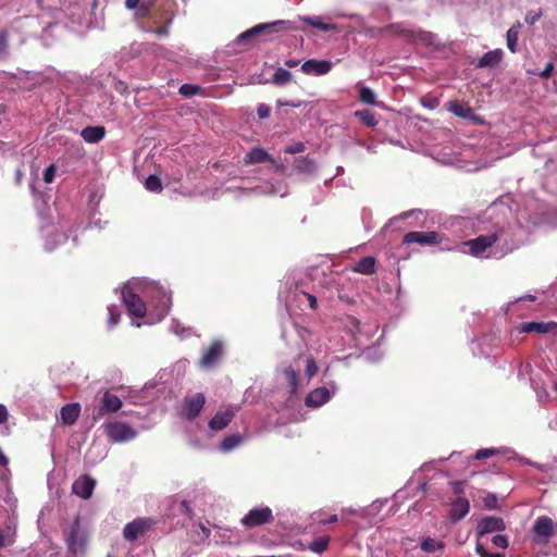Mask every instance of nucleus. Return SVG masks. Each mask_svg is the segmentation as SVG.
Listing matches in <instances>:
<instances>
[{"label":"nucleus","mask_w":557,"mask_h":557,"mask_svg":"<svg viewBox=\"0 0 557 557\" xmlns=\"http://www.w3.org/2000/svg\"><path fill=\"white\" fill-rule=\"evenodd\" d=\"M352 271L364 275H371L375 272V259L373 257L361 258L352 265Z\"/></svg>","instance_id":"c85d7f7f"},{"label":"nucleus","mask_w":557,"mask_h":557,"mask_svg":"<svg viewBox=\"0 0 557 557\" xmlns=\"http://www.w3.org/2000/svg\"><path fill=\"white\" fill-rule=\"evenodd\" d=\"M292 78L293 75L288 70L278 67L273 73L271 82L276 86H285L292 81Z\"/></svg>","instance_id":"c9c22d12"},{"label":"nucleus","mask_w":557,"mask_h":557,"mask_svg":"<svg viewBox=\"0 0 557 557\" xmlns=\"http://www.w3.org/2000/svg\"><path fill=\"white\" fill-rule=\"evenodd\" d=\"M141 297L148 299L151 306L148 323L159 322L169 313L172 306L170 290L153 281L133 278L122 289V300L131 317L140 319L146 315L147 307Z\"/></svg>","instance_id":"f03ea898"},{"label":"nucleus","mask_w":557,"mask_h":557,"mask_svg":"<svg viewBox=\"0 0 557 557\" xmlns=\"http://www.w3.org/2000/svg\"><path fill=\"white\" fill-rule=\"evenodd\" d=\"M106 136V128L101 125L86 126L81 131V137L88 144H97Z\"/></svg>","instance_id":"393cba45"},{"label":"nucleus","mask_w":557,"mask_h":557,"mask_svg":"<svg viewBox=\"0 0 557 557\" xmlns=\"http://www.w3.org/2000/svg\"><path fill=\"white\" fill-rule=\"evenodd\" d=\"M294 29H296V27L293 26L290 21L278 20L251 27L250 29L238 35L237 41L244 42L245 40L258 34H267L268 38L272 39L273 35L284 34Z\"/></svg>","instance_id":"7ed1b4c3"},{"label":"nucleus","mask_w":557,"mask_h":557,"mask_svg":"<svg viewBox=\"0 0 557 557\" xmlns=\"http://www.w3.org/2000/svg\"><path fill=\"white\" fill-rule=\"evenodd\" d=\"M450 487L456 495V497L463 496L465 493V483L461 481L450 482Z\"/></svg>","instance_id":"4d7b16f0"},{"label":"nucleus","mask_w":557,"mask_h":557,"mask_svg":"<svg viewBox=\"0 0 557 557\" xmlns=\"http://www.w3.org/2000/svg\"><path fill=\"white\" fill-rule=\"evenodd\" d=\"M149 525V520L145 518H138L128 522L123 529V536L128 542H134Z\"/></svg>","instance_id":"a211bd4d"},{"label":"nucleus","mask_w":557,"mask_h":557,"mask_svg":"<svg viewBox=\"0 0 557 557\" xmlns=\"http://www.w3.org/2000/svg\"><path fill=\"white\" fill-rule=\"evenodd\" d=\"M505 530V522L498 517H484L478 524V535L480 537Z\"/></svg>","instance_id":"aec40b11"},{"label":"nucleus","mask_w":557,"mask_h":557,"mask_svg":"<svg viewBox=\"0 0 557 557\" xmlns=\"http://www.w3.org/2000/svg\"><path fill=\"white\" fill-rule=\"evenodd\" d=\"M205 403L206 398L202 393L186 397L183 405V414L190 420L196 418L203 408Z\"/></svg>","instance_id":"4468645a"},{"label":"nucleus","mask_w":557,"mask_h":557,"mask_svg":"<svg viewBox=\"0 0 557 557\" xmlns=\"http://www.w3.org/2000/svg\"><path fill=\"white\" fill-rule=\"evenodd\" d=\"M222 352H223V345L220 341H215L212 343V345L209 347V349H207L200 361H199V366L200 368L202 369H211L213 368L219 359L221 358L222 356Z\"/></svg>","instance_id":"dca6fc26"},{"label":"nucleus","mask_w":557,"mask_h":557,"mask_svg":"<svg viewBox=\"0 0 557 557\" xmlns=\"http://www.w3.org/2000/svg\"><path fill=\"white\" fill-rule=\"evenodd\" d=\"M409 218H413L414 222H410V227H419L422 226V222L425 220V213L422 210L416 209V210H409L406 212L400 213L399 215H396L388 221V225H393L397 221L407 220Z\"/></svg>","instance_id":"5701e85b"},{"label":"nucleus","mask_w":557,"mask_h":557,"mask_svg":"<svg viewBox=\"0 0 557 557\" xmlns=\"http://www.w3.org/2000/svg\"><path fill=\"white\" fill-rule=\"evenodd\" d=\"M54 174H55V169H54V165L51 164L44 171V181L46 183H51L54 178Z\"/></svg>","instance_id":"052dcab7"},{"label":"nucleus","mask_w":557,"mask_h":557,"mask_svg":"<svg viewBox=\"0 0 557 557\" xmlns=\"http://www.w3.org/2000/svg\"><path fill=\"white\" fill-rule=\"evenodd\" d=\"M283 374L285 376V380L288 384L289 392L292 394H296L299 389V382H298V374L297 372L292 368L287 367L284 369Z\"/></svg>","instance_id":"f704fd0d"},{"label":"nucleus","mask_w":557,"mask_h":557,"mask_svg":"<svg viewBox=\"0 0 557 557\" xmlns=\"http://www.w3.org/2000/svg\"><path fill=\"white\" fill-rule=\"evenodd\" d=\"M491 542L494 546L503 548V549L507 548V546H508V540L505 535H500V534L494 535L491 539Z\"/></svg>","instance_id":"6e6d98bb"},{"label":"nucleus","mask_w":557,"mask_h":557,"mask_svg":"<svg viewBox=\"0 0 557 557\" xmlns=\"http://www.w3.org/2000/svg\"><path fill=\"white\" fill-rule=\"evenodd\" d=\"M170 330L181 338H187L193 334V330L190 327L183 326L181 322L175 319L172 320Z\"/></svg>","instance_id":"ea45409f"},{"label":"nucleus","mask_w":557,"mask_h":557,"mask_svg":"<svg viewBox=\"0 0 557 557\" xmlns=\"http://www.w3.org/2000/svg\"><path fill=\"white\" fill-rule=\"evenodd\" d=\"M16 519L8 517L4 527L0 530V548L11 546L15 542Z\"/></svg>","instance_id":"4be33fe9"},{"label":"nucleus","mask_w":557,"mask_h":557,"mask_svg":"<svg viewBox=\"0 0 557 557\" xmlns=\"http://www.w3.org/2000/svg\"><path fill=\"white\" fill-rule=\"evenodd\" d=\"M145 188L151 193H160L163 189L162 182L157 175H149L145 180Z\"/></svg>","instance_id":"37998d69"},{"label":"nucleus","mask_w":557,"mask_h":557,"mask_svg":"<svg viewBox=\"0 0 557 557\" xmlns=\"http://www.w3.org/2000/svg\"><path fill=\"white\" fill-rule=\"evenodd\" d=\"M397 33L408 40L420 44L425 47H436L440 45V40L437 36L431 32H425L419 28L407 27L403 25H397Z\"/></svg>","instance_id":"39448f33"},{"label":"nucleus","mask_w":557,"mask_h":557,"mask_svg":"<svg viewBox=\"0 0 557 557\" xmlns=\"http://www.w3.org/2000/svg\"><path fill=\"white\" fill-rule=\"evenodd\" d=\"M296 168L304 173H313L315 171V163L308 157L299 158L296 161Z\"/></svg>","instance_id":"c03bdc74"},{"label":"nucleus","mask_w":557,"mask_h":557,"mask_svg":"<svg viewBox=\"0 0 557 557\" xmlns=\"http://www.w3.org/2000/svg\"><path fill=\"white\" fill-rule=\"evenodd\" d=\"M243 443V436L238 433L230 434L223 438L219 445V450L222 453H230Z\"/></svg>","instance_id":"7c9ffc66"},{"label":"nucleus","mask_w":557,"mask_h":557,"mask_svg":"<svg viewBox=\"0 0 557 557\" xmlns=\"http://www.w3.org/2000/svg\"><path fill=\"white\" fill-rule=\"evenodd\" d=\"M0 557H38L37 554H35L34 552H30V550H21V552H17V553H8L5 554L4 556H1Z\"/></svg>","instance_id":"bf43d9fd"},{"label":"nucleus","mask_w":557,"mask_h":557,"mask_svg":"<svg viewBox=\"0 0 557 557\" xmlns=\"http://www.w3.org/2000/svg\"><path fill=\"white\" fill-rule=\"evenodd\" d=\"M354 115L369 127H374L377 124L375 114L368 109L357 110L355 111Z\"/></svg>","instance_id":"e433bc0d"},{"label":"nucleus","mask_w":557,"mask_h":557,"mask_svg":"<svg viewBox=\"0 0 557 557\" xmlns=\"http://www.w3.org/2000/svg\"><path fill=\"white\" fill-rule=\"evenodd\" d=\"M79 413H81V406L76 403L66 404L65 406H63L61 408V411H60L61 420L66 425L74 424L77 421Z\"/></svg>","instance_id":"bb28decb"},{"label":"nucleus","mask_w":557,"mask_h":557,"mask_svg":"<svg viewBox=\"0 0 557 557\" xmlns=\"http://www.w3.org/2000/svg\"><path fill=\"white\" fill-rule=\"evenodd\" d=\"M555 533V523L547 516L536 518L532 528L533 541L536 544H546Z\"/></svg>","instance_id":"0eeeda50"},{"label":"nucleus","mask_w":557,"mask_h":557,"mask_svg":"<svg viewBox=\"0 0 557 557\" xmlns=\"http://www.w3.org/2000/svg\"><path fill=\"white\" fill-rule=\"evenodd\" d=\"M444 543L432 537H426L421 541L420 547L424 553H434L444 548Z\"/></svg>","instance_id":"4c0bfd02"},{"label":"nucleus","mask_w":557,"mask_h":557,"mask_svg":"<svg viewBox=\"0 0 557 557\" xmlns=\"http://www.w3.org/2000/svg\"><path fill=\"white\" fill-rule=\"evenodd\" d=\"M300 20L312 26L313 28H317L322 32H330L337 29V26L330 22V17H323V16H301Z\"/></svg>","instance_id":"a878e982"},{"label":"nucleus","mask_w":557,"mask_h":557,"mask_svg":"<svg viewBox=\"0 0 557 557\" xmlns=\"http://www.w3.org/2000/svg\"><path fill=\"white\" fill-rule=\"evenodd\" d=\"M113 87L120 94H125L127 91V86L121 81H116Z\"/></svg>","instance_id":"774afa93"},{"label":"nucleus","mask_w":557,"mask_h":557,"mask_svg":"<svg viewBox=\"0 0 557 557\" xmlns=\"http://www.w3.org/2000/svg\"><path fill=\"white\" fill-rule=\"evenodd\" d=\"M504 52L502 49L491 50L483 54L476 63L479 69H492L498 65L503 59Z\"/></svg>","instance_id":"b1692460"},{"label":"nucleus","mask_w":557,"mask_h":557,"mask_svg":"<svg viewBox=\"0 0 557 557\" xmlns=\"http://www.w3.org/2000/svg\"><path fill=\"white\" fill-rule=\"evenodd\" d=\"M499 338L495 335H484L481 342L472 347V352L488 358L498 348Z\"/></svg>","instance_id":"f3484780"},{"label":"nucleus","mask_w":557,"mask_h":557,"mask_svg":"<svg viewBox=\"0 0 557 557\" xmlns=\"http://www.w3.org/2000/svg\"><path fill=\"white\" fill-rule=\"evenodd\" d=\"M270 113H271V108L268 104L260 103L257 107V114H258L259 119H261V120L267 119L270 116Z\"/></svg>","instance_id":"13d9d810"},{"label":"nucleus","mask_w":557,"mask_h":557,"mask_svg":"<svg viewBox=\"0 0 557 557\" xmlns=\"http://www.w3.org/2000/svg\"><path fill=\"white\" fill-rule=\"evenodd\" d=\"M357 145L363 147L370 153H376V146L373 144H367L366 141L358 139Z\"/></svg>","instance_id":"69168bd1"},{"label":"nucleus","mask_w":557,"mask_h":557,"mask_svg":"<svg viewBox=\"0 0 557 557\" xmlns=\"http://www.w3.org/2000/svg\"><path fill=\"white\" fill-rule=\"evenodd\" d=\"M382 356H383V354L377 346L368 347L362 352V358H364L366 360H368L370 362L379 361L382 358Z\"/></svg>","instance_id":"de8ad7c7"},{"label":"nucleus","mask_w":557,"mask_h":557,"mask_svg":"<svg viewBox=\"0 0 557 557\" xmlns=\"http://www.w3.org/2000/svg\"><path fill=\"white\" fill-rule=\"evenodd\" d=\"M273 521V512L270 507L261 506L250 509L242 519L246 528H256Z\"/></svg>","instance_id":"6e6552de"},{"label":"nucleus","mask_w":557,"mask_h":557,"mask_svg":"<svg viewBox=\"0 0 557 557\" xmlns=\"http://www.w3.org/2000/svg\"><path fill=\"white\" fill-rule=\"evenodd\" d=\"M510 213V208L503 201L492 203L487 209L488 219L493 220L491 231L463 242L467 252L475 258L500 259L523 245L531 232L530 225L521 224L522 213L517 220L505 222Z\"/></svg>","instance_id":"f257e3e1"},{"label":"nucleus","mask_w":557,"mask_h":557,"mask_svg":"<svg viewBox=\"0 0 557 557\" xmlns=\"http://www.w3.org/2000/svg\"><path fill=\"white\" fill-rule=\"evenodd\" d=\"M446 109L448 112L454 114L457 117L471 121L475 125H482L484 124L483 117L475 114L473 109L463 101H448L446 103Z\"/></svg>","instance_id":"1a4fd4ad"},{"label":"nucleus","mask_w":557,"mask_h":557,"mask_svg":"<svg viewBox=\"0 0 557 557\" xmlns=\"http://www.w3.org/2000/svg\"><path fill=\"white\" fill-rule=\"evenodd\" d=\"M123 406V403L121 398L109 391H106L101 398V404L98 409L97 417H102L107 413H115L117 412Z\"/></svg>","instance_id":"2eb2a0df"},{"label":"nucleus","mask_w":557,"mask_h":557,"mask_svg":"<svg viewBox=\"0 0 557 557\" xmlns=\"http://www.w3.org/2000/svg\"><path fill=\"white\" fill-rule=\"evenodd\" d=\"M121 310L117 305H110L108 307V326L109 329L117 325L120 321Z\"/></svg>","instance_id":"a18cd8bd"},{"label":"nucleus","mask_w":557,"mask_h":557,"mask_svg":"<svg viewBox=\"0 0 557 557\" xmlns=\"http://www.w3.org/2000/svg\"><path fill=\"white\" fill-rule=\"evenodd\" d=\"M509 451L508 448H481L479 449L475 455L473 456L476 460L487 459L490 457H493L495 455L505 454Z\"/></svg>","instance_id":"58836bf2"},{"label":"nucleus","mask_w":557,"mask_h":557,"mask_svg":"<svg viewBox=\"0 0 557 557\" xmlns=\"http://www.w3.org/2000/svg\"><path fill=\"white\" fill-rule=\"evenodd\" d=\"M318 370H319V367L315 362V360L313 359V357H308L306 359V376L308 379V381H310L317 373H318Z\"/></svg>","instance_id":"09e8293b"},{"label":"nucleus","mask_w":557,"mask_h":557,"mask_svg":"<svg viewBox=\"0 0 557 557\" xmlns=\"http://www.w3.org/2000/svg\"><path fill=\"white\" fill-rule=\"evenodd\" d=\"M252 191L257 194L280 195L281 197L286 195L284 185L281 182H270L265 187H258Z\"/></svg>","instance_id":"72a5a7b5"},{"label":"nucleus","mask_w":557,"mask_h":557,"mask_svg":"<svg viewBox=\"0 0 557 557\" xmlns=\"http://www.w3.org/2000/svg\"><path fill=\"white\" fill-rule=\"evenodd\" d=\"M271 160V156L260 147L252 148L245 157V164L262 163Z\"/></svg>","instance_id":"c756f323"},{"label":"nucleus","mask_w":557,"mask_h":557,"mask_svg":"<svg viewBox=\"0 0 557 557\" xmlns=\"http://www.w3.org/2000/svg\"><path fill=\"white\" fill-rule=\"evenodd\" d=\"M542 16V11L541 10H536V11H529L527 14H525V23L530 26L534 25Z\"/></svg>","instance_id":"864d4df0"},{"label":"nucleus","mask_w":557,"mask_h":557,"mask_svg":"<svg viewBox=\"0 0 557 557\" xmlns=\"http://www.w3.org/2000/svg\"><path fill=\"white\" fill-rule=\"evenodd\" d=\"M470 511V503L465 496L456 497L450 504L449 519L451 522L462 520Z\"/></svg>","instance_id":"412c9836"},{"label":"nucleus","mask_w":557,"mask_h":557,"mask_svg":"<svg viewBox=\"0 0 557 557\" xmlns=\"http://www.w3.org/2000/svg\"><path fill=\"white\" fill-rule=\"evenodd\" d=\"M292 329L297 333L301 343L306 346L308 344V337L310 336V331L304 326H299L295 323L292 324Z\"/></svg>","instance_id":"3c124183"},{"label":"nucleus","mask_w":557,"mask_h":557,"mask_svg":"<svg viewBox=\"0 0 557 557\" xmlns=\"http://www.w3.org/2000/svg\"><path fill=\"white\" fill-rule=\"evenodd\" d=\"M333 67V62L329 60L310 59L301 64V71L311 76H321L327 74Z\"/></svg>","instance_id":"f8f14e48"},{"label":"nucleus","mask_w":557,"mask_h":557,"mask_svg":"<svg viewBox=\"0 0 557 557\" xmlns=\"http://www.w3.org/2000/svg\"><path fill=\"white\" fill-rule=\"evenodd\" d=\"M524 300H528V301H534L535 300V296L532 295V294H525L523 296H520L519 298L515 299L513 301H510L507 304V307H506V312L510 309L511 306H513L516 302H519V301H524Z\"/></svg>","instance_id":"680f3d73"},{"label":"nucleus","mask_w":557,"mask_h":557,"mask_svg":"<svg viewBox=\"0 0 557 557\" xmlns=\"http://www.w3.org/2000/svg\"><path fill=\"white\" fill-rule=\"evenodd\" d=\"M329 543H330L329 536H319L310 543L309 548L313 553L322 554L323 552L326 550Z\"/></svg>","instance_id":"79ce46f5"},{"label":"nucleus","mask_w":557,"mask_h":557,"mask_svg":"<svg viewBox=\"0 0 557 557\" xmlns=\"http://www.w3.org/2000/svg\"><path fill=\"white\" fill-rule=\"evenodd\" d=\"M359 100L366 104L375 106L376 104V95L370 87L362 86L359 89Z\"/></svg>","instance_id":"a19ab883"},{"label":"nucleus","mask_w":557,"mask_h":557,"mask_svg":"<svg viewBox=\"0 0 557 557\" xmlns=\"http://www.w3.org/2000/svg\"><path fill=\"white\" fill-rule=\"evenodd\" d=\"M66 545L70 553L77 555L84 550V539L77 529H72L66 536Z\"/></svg>","instance_id":"cd10ccee"},{"label":"nucleus","mask_w":557,"mask_h":557,"mask_svg":"<svg viewBox=\"0 0 557 557\" xmlns=\"http://www.w3.org/2000/svg\"><path fill=\"white\" fill-rule=\"evenodd\" d=\"M180 95L189 98L201 92V87L196 84H183L178 89Z\"/></svg>","instance_id":"49530a36"},{"label":"nucleus","mask_w":557,"mask_h":557,"mask_svg":"<svg viewBox=\"0 0 557 557\" xmlns=\"http://www.w3.org/2000/svg\"><path fill=\"white\" fill-rule=\"evenodd\" d=\"M174 510L183 513L186 518H191V508L187 500H181L174 505Z\"/></svg>","instance_id":"603ef678"},{"label":"nucleus","mask_w":557,"mask_h":557,"mask_svg":"<svg viewBox=\"0 0 557 557\" xmlns=\"http://www.w3.org/2000/svg\"><path fill=\"white\" fill-rule=\"evenodd\" d=\"M102 429L112 443H126L137 436V431L126 421H109L102 424Z\"/></svg>","instance_id":"20e7f679"},{"label":"nucleus","mask_w":557,"mask_h":557,"mask_svg":"<svg viewBox=\"0 0 557 557\" xmlns=\"http://www.w3.org/2000/svg\"><path fill=\"white\" fill-rule=\"evenodd\" d=\"M236 410V408H226L225 410L218 411L209 421V428L212 431L225 429L235 417Z\"/></svg>","instance_id":"6ab92c4d"},{"label":"nucleus","mask_w":557,"mask_h":557,"mask_svg":"<svg viewBox=\"0 0 557 557\" xmlns=\"http://www.w3.org/2000/svg\"><path fill=\"white\" fill-rule=\"evenodd\" d=\"M554 67L555 64L553 62H548L545 69L542 72H540V76L544 78L548 77L552 74Z\"/></svg>","instance_id":"338daca9"},{"label":"nucleus","mask_w":557,"mask_h":557,"mask_svg":"<svg viewBox=\"0 0 557 557\" xmlns=\"http://www.w3.org/2000/svg\"><path fill=\"white\" fill-rule=\"evenodd\" d=\"M8 50V33L4 29H0V58L7 54Z\"/></svg>","instance_id":"5fc2aeb1"},{"label":"nucleus","mask_w":557,"mask_h":557,"mask_svg":"<svg viewBox=\"0 0 557 557\" xmlns=\"http://www.w3.org/2000/svg\"><path fill=\"white\" fill-rule=\"evenodd\" d=\"M556 327H557V323L553 322V321H550V322H536V321L523 322L510 331L511 342L513 343L515 335L518 336L523 333L546 334V333L552 332Z\"/></svg>","instance_id":"9b49d317"},{"label":"nucleus","mask_w":557,"mask_h":557,"mask_svg":"<svg viewBox=\"0 0 557 557\" xmlns=\"http://www.w3.org/2000/svg\"><path fill=\"white\" fill-rule=\"evenodd\" d=\"M443 239L442 234L430 231V232H408L403 239L404 244H418L421 246H433L441 244Z\"/></svg>","instance_id":"9d476101"},{"label":"nucleus","mask_w":557,"mask_h":557,"mask_svg":"<svg viewBox=\"0 0 557 557\" xmlns=\"http://www.w3.org/2000/svg\"><path fill=\"white\" fill-rule=\"evenodd\" d=\"M304 150H305V144H302V143H295L285 149V151L287 153H299V152H302Z\"/></svg>","instance_id":"e2e57ef3"},{"label":"nucleus","mask_w":557,"mask_h":557,"mask_svg":"<svg viewBox=\"0 0 557 557\" xmlns=\"http://www.w3.org/2000/svg\"><path fill=\"white\" fill-rule=\"evenodd\" d=\"M521 28H522L521 23L517 22L507 30V34H506L507 48L511 52H516V50H517V44L519 40V35H520Z\"/></svg>","instance_id":"473e14b6"},{"label":"nucleus","mask_w":557,"mask_h":557,"mask_svg":"<svg viewBox=\"0 0 557 557\" xmlns=\"http://www.w3.org/2000/svg\"><path fill=\"white\" fill-rule=\"evenodd\" d=\"M41 231L46 232L45 249L48 251H52L59 244L67 240V236L63 233H55L52 238L49 230L41 227Z\"/></svg>","instance_id":"2f4dec72"},{"label":"nucleus","mask_w":557,"mask_h":557,"mask_svg":"<svg viewBox=\"0 0 557 557\" xmlns=\"http://www.w3.org/2000/svg\"><path fill=\"white\" fill-rule=\"evenodd\" d=\"M338 386L334 381L327 383L326 386H321L312 389L306 397L305 404L309 408H320L331 400L337 393Z\"/></svg>","instance_id":"423d86ee"},{"label":"nucleus","mask_w":557,"mask_h":557,"mask_svg":"<svg viewBox=\"0 0 557 557\" xmlns=\"http://www.w3.org/2000/svg\"><path fill=\"white\" fill-rule=\"evenodd\" d=\"M96 481L89 475H83L76 479L72 484V492L83 499H89L92 496Z\"/></svg>","instance_id":"ddd939ff"},{"label":"nucleus","mask_w":557,"mask_h":557,"mask_svg":"<svg viewBox=\"0 0 557 557\" xmlns=\"http://www.w3.org/2000/svg\"><path fill=\"white\" fill-rule=\"evenodd\" d=\"M475 552L480 557H505V554L503 553H491L488 552L483 544H481L479 541L475 545Z\"/></svg>","instance_id":"8fccbe9b"},{"label":"nucleus","mask_w":557,"mask_h":557,"mask_svg":"<svg viewBox=\"0 0 557 557\" xmlns=\"http://www.w3.org/2000/svg\"><path fill=\"white\" fill-rule=\"evenodd\" d=\"M150 4H151V1H149L147 4H145V3L139 4L135 9L136 10V15L140 16V17L146 16L148 14V12H149Z\"/></svg>","instance_id":"0e129e2a"}]
</instances>
